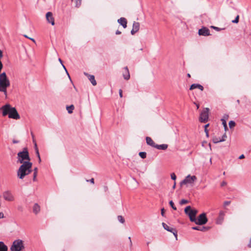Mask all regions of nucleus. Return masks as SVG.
Instances as JSON below:
<instances>
[{
  "mask_svg": "<svg viewBox=\"0 0 251 251\" xmlns=\"http://www.w3.org/2000/svg\"><path fill=\"white\" fill-rule=\"evenodd\" d=\"M10 85V81L6 73L3 72L0 74V91L3 92L5 96H7V88Z\"/></svg>",
  "mask_w": 251,
  "mask_h": 251,
  "instance_id": "obj_3",
  "label": "nucleus"
},
{
  "mask_svg": "<svg viewBox=\"0 0 251 251\" xmlns=\"http://www.w3.org/2000/svg\"><path fill=\"white\" fill-rule=\"evenodd\" d=\"M239 16L237 15L236 16V18L234 20L232 21V22L233 23L237 24V23H238L239 22Z\"/></svg>",
  "mask_w": 251,
  "mask_h": 251,
  "instance_id": "obj_35",
  "label": "nucleus"
},
{
  "mask_svg": "<svg viewBox=\"0 0 251 251\" xmlns=\"http://www.w3.org/2000/svg\"><path fill=\"white\" fill-rule=\"evenodd\" d=\"M116 34L117 35L121 34V32L118 30L116 31Z\"/></svg>",
  "mask_w": 251,
  "mask_h": 251,
  "instance_id": "obj_46",
  "label": "nucleus"
},
{
  "mask_svg": "<svg viewBox=\"0 0 251 251\" xmlns=\"http://www.w3.org/2000/svg\"><path fill=\"white\" fill-rule=\"evenodd\" d=\"M89 79L93 84V85L95 86L97 85V82L95 79V76L93 75H89Z\"/></svg>",
  "mask_w": 251,
  "mask_h": 251,
  "instance_id": "obj_24",
  "label": "nucleus"
},
{
  "mask_svg": "<svg viewBox=\"0 0 251 251\" xmlns=\"http://www.w3.org/2000/svg\"><path fill=\"white\" fill-rule=\"evenodd\" d=\"M187 75V76H188V77H191V75H190V74H188Z\"/></svg>",
  "mask_w": 251,
  "mask_h": 251,
  "instance_id": "obj_51",
  "label": "nucleus"
},
{
  "mask_svg": "<svg viewBox=\"0 0 251 251\" xmlns=\"http://www.w3.org/2000/svg\"><path fill=\"white\" fill-rule=\"evenodd\" d=\"M40 210V206L37 204V203H35L34 206H33V212L35 213V214H37Z\"/></svg>",
  "mask_w": 251,
  "mask_h": 251,
  "instance_id": "obj_23",
  "label": "nucleus"
},
{
  "mask_svg": "<svg viewBox=\"0 0 251 251\" xmlns=\"http://www.w3.org/2000/svg\"><path fill=\"white\" fill-rule=\"evenodd\" d=\"M124 69L126 71V73L123 75L124 78L126 80H128L130 78V75L127 67H125Z\"/></svg>",
  "mask_w": 251,
  "mask_h": 251,
  "instance_id": "obj_19",
  "label": "nucleus"
},
{
  "mask_svg": "<svg viewBox=\"0 0 251 251\" xmlns=\"http://www.w3.org/2000/svg\"><path fill=\"white\" fill-rule=\"evenodd\" d=\"M118 221H119L120 223H122V224L124 223H125V219H124V217H123V216H118Z\"/></svg>",
  "mask_w": 251,
  "mask_h": 251,
  "instance_id": "obj_30",
  "label": "nucleus"
},
{
  "mask_svg": "<svg viewBox=\"0 0 251 251\" xmlns=\"http://www.w3.org/2000/svg\"><path fill=\"white\" fill-rule=\"evenodd\" d=\"M59 61L62 64V61L61 60V59L59 58Z\"/></svg>",
  "mask_w": 251,
  "mask_h": 251,
  "instance_id": "obj_50",
  "label": "nucleus"
},
{
  "mask_svg": "<svg viewBox=\"0 0 251 251\" xmlns=\"http://www.w3.org/2000/svg\"><path fill=\"white\" fill-rule=\"evenodd\" d=\"M62 65H63V68L65 69L66 71L67 72V70H66V68H65V66H64L63 64H62Z\"/></svg>",
  "mask_w": 251,
  "mask_h": 251,
  "instance_id": "obj_55",
  "label": "nucleus"
},
{
  "mask_svg": "<svg viewBox=\"0 0 251 251\" xmlns=\"http://www.w3.org/2000/svg\"><path fill=\"white\" fill-rule=\"evenodd\" d=\"M209 108H205L201 112L200 117V121L201 123H206L208 119Z\"/></svg>",
  "mask_w": 251,
  "mask_h": 251,
  "instance_id": "obj_8",
  "label": "nucleus"
},
{
  "mask_svg": "<svg viewBox=\"0 0 251 251\" xmlns=\"http://www.w3.org/2000/svg\"><path fill=\"white\" fill-rule=\"evenodd\" d=\"M140 29V24L138 22H134L132 25V29L131 31V34L134 35Z\"/></svg>",
  "mask_w": 251,
  "mask_h": 251,
  "instance_id": "obj_14",
  "label": "nucleus"
},
{
  "mask_svg": "<svg viewBox=\"0 0 251 251\" xmlns=\"http://www.w3.org/2000/svg\"><path fill=\"white\" fill-rule=\"evenodd\" d=\"M196 88L200 89L201 91H203V89H204L203 87L201 85L199 84L194 83L191 85V86L190 87V90H193V89H195Z\"/></svg>",
  "mask_w": 251,
  "mask_h": 251,
  "instance_id": "obj_18",
  "label": "nucleus"
},
{
  "mask_svg": "<svg viewBox=\"0 0 251 251\" xmlns=\"http://www.w3.org/2000/svg\"><path fill=\"white\" fill-rule=\"evenodd\" d=\"M46 17L48 22L50 24L52 25H54L55 23L52 13L51 12H48L47 13Z\"/></svg>",
  "mask_w": 251,
  "mask_h": 251,
  "instance_id": "obj_11",
  "label": "nucleus"
},
{
  "mask_svg": "<svg viewBox=\"0 0 251 251\" xmlns=\"http://www.w3.org/2000/svg\"><path fill=\"white\" fill-rule=\"evenodd\" d=\"M196 224L199 225H203L207 222V218L205 213L200 214L197 219L196 218L195 221H194Z\"/></svg>",
  "mask_w": 251,
  "mask_h": 251,
  "instance_id": "obj_7",
  "label": "nucleus"
},
{
  "mask_svg": "<svg viewBox=\"0 0 251 251\" xmlns=\"http://www.w3.org/2000/svg\"><path fill=\"white\" fill-rule=\"evenodd\" d=\"M162 226L165 229L173 233L177 239V230L175 228L170 227L167 224L164 223H162Z\"/></svg>",
  "mask_w": 251,
  "mask_h": 251,
  "instance_id": "obj_13",
  "label": "nucleus"
},
{
  "mask_svg": "<svg viewBox=\"0 0 251 251\" xmlns=\"http://www.w3.org/2000/svg\"><path fill=\"white\" fill-rule=\"evenodd\" d=\"M3 57L2 51L0 50V59Z\"/></svg>",
  "mask_w": 251,
  "mask_h": 251,
  "instance_id": "obj_44",
  "label": "nucleus"
},
{
  "mask_svg": "<svg viewBox=\"0 0 251 251\" xmlns=\"http://www.w3.org/2000/svg\"><path fill=\"white\" fill-rule=\"evenodd\" d=\"M245 157V156L244 154H242L239 157V159H243Z\"/></svg>",
  "mask_w": 251,
  "mask_h": 251,
  "instance_id": "obj_45",
  "label": "nucleus"
},
{
  "mask_svg": "<svg viewBox=\"0 0 251 251\" xmlns=\"http://www.w3.org/2000/svg\"><path fill=\"white\" fill-rule=\"evenodd\" d=\"M128 238H129V239L130 240H131V238H130V237H129Z\"/></svg>",
  "mask_w": 251,
  "mask_h": 251,
  "instance_id": "obj_57",
  "label": "nucleus"
},
{
  "mask_svg": "<svg viewBox=\"0 0 251 251\" xmlns=\"http://www.w3.org/2000/svg\"><path fill=\"white\" fill-rule=\"evenodd\" d=\"M168 148V145L167 144H162V145H156L155 146L156 149L158 150H165Z\"/></svg>",
  "mask_w": 251,
  "mask_h": 251,
  "instance_id": "obj_20",
  "label": "nucleus"
},
{
  "mask_svg": "<svg viewBox=\"0 0 251 251\" xmlns=\"http://www.w3.org/2000/svg\"><path fill=\"white\" fill-rule=\"evenodd\" d=\"M224 213L223 212L221 211L220 213L219 219L217 221V224H221L223 219H224Z\"/></svg>",
  "mask_w": 251,
  "mask_h": 251,
  "instance_id": "obj_21",
  "label": "nucleus"
},
{
  "mask_svg": "<svg viewBox=\"0 0 251 251\" xmlns=\"http://www.w3.org/2000/svg\"><path fill=\"white\" fill-rule=\"evenodd\" d=\"M80 0H77V1H79V2H80Z\"/></svg>",
  "mask_w": 251,
  "mask_h": 251,
  "instance_id": "obj_58",
  "label": "nucleus"
},
{
  "mask_svg": "<svg viewBox=\"0 0 251 251\" xmlns=\"http://www.w3.org/2000/svg\"><path fill=\"white\" fill-rule=\"evenodd\" d=\"M169 204L174 210H176V207L175 206L174 203L172 201H171L169 202Z\"/></svg>",
  "mask_w": 251,
  "mask_h": 251,
  "instance_id": "obj_34",
  "label": "nucleus"
},
{
  "mask_svg": "<svg viewBox=\"0 0 251 251\" xmlns=\"http://www.w3.org/2000/svg\"><path fill=\"white\" fill-rule=\"evenodd\" d=\"M24 249V242L20 239L14 241L10 247L11 251H22Z\"/></svg>",
  "mask_w": 251,
  "mask_h": 251,
  "instance_id": "obj_4",
  "label": "nucleus"
},
{
  "mask_svg": "<svg viewBox=\"0 0 251 251\" xmlns=\"http://www.w3.org/2000/svg\"><path fill=\"white\" fill-rule=\"evenodd\" d=\"M208 126H209V124H207V125H205V126H204L205 131L206 132L207 135H208V131H207L206 128Z\"/></svg>",
  "mask_w": 251,
  "mask_h": 251,
  "instance_id": "obj_38",
  "label": "nucleus"
},
{
  "mask_svg": "<svg viewBox=\"0 0 251 251\" xmlns=\"http://www.w3.org/2000/svg\"><path fill=\"white\" fill-rule=\"evenodd\" d=\"M176 182H174V184L173 187L174 189H175V187H176Z\"/></svg>",
  "mask_w": 251,
  "mask_h": 251,
  "instance_id": "obj_49",
  "label": "nucleus"
},
{
  "mask_svg": "<svg viewBox=\"0 0 251 251\" xmlns=\"http://www.w3.org/2000/svg\"><path fill=\"white\" fill-rule=\"evenodd\" d=\"M29 39L32 41L34 43H35V41L34 39L30 38Z\"/></svg>",
  "mask_w": 251,
  "mask_h": 251,
  "instance_id": "obj_48",
  "label": "nucleus"
},
{
  "mask_svg": "<svg viewBox=\"0 0 251 251\" xmlns=\"http://www.w3.org/2000/svg\"><path fill=\"white\" fill-rule=\"evenodd\" d=\"M192 228L194 230H200V231H203L206 229V227H205L204 226H203V227L193 226L192 227Z\"/></svg>",
  "mask_w": 251,
  "mask_h": 251,
  "instance_id": "obj_25",
  "label": "nucleus"
},
{
  "mask_svg": "<svg viewBox=\"0 0 251 251\" xmlns=\"http://www.w3.org/2000/svg\"><path fill=\"white\" fill-rule=\"evenodd\" d=\"M171 178L174 180H175L176 179V176L175 175V173H172L171 175Z\"/></svg>",
  "mask_w": 251,
  "mask_h": 251,
  "instance_id": "obj_36",
  "label": "nucleus"
},
{
  "mask_svg": "<svg viewBox=\"0 0 251 251\" xmlns=\"http://www.w3.org/2000/svg\"><path fill=\"white\" fill-rule=\"evenodd\" d=\"M31 135H32V138H33V140H34V135H33L32 133H31Z\"/></svg>",
  "mask_w": 251,
  "mask_h": 251,
  "instance_id": "obj_53",
  "label": "nucleus"
},
{
  "mask_svg": "<svg viewBox=\"0 0 251 251\" xmlns=\"http://www.w3.org/2000/svg\"><path fill=\"white\" fill-rule=\"evenodd\" d=\"M20 167L17 172L18 177L20 179H23L25 176L29 174L32 170V163L30 161H25Z\"/></svg>",
  "mask_w": 251,
  "mask_h": 251,
  "instance_id": "obj_2",
  "label": "nucleus"
},
{
  "mask_svg": "<svg viewBox=\"0 0 251 251\" xmlns=\"http://www.w3.org/2000/svg\"><path fill=\"white\" fill-rule=\"evenodd\" d=\"M3 197L5 201H12L14 200L13 194L10 191H5L3 193Z\"/></svg>",
  "mask_w": 251,
  "mask_h": 251,
  "instance_id": "obj_10",
  "label": "nucleus"
},
{
  "mask_svg": "<svg viewBox=\"0 0 251 251\" xmlns=\"http://www.w3.org/2000/svg\"><path fill=\"white\" fill-rule=\"evenodd\" d=\"M235 126V123L233 121H230L229 122V126L230 128L234 127Z\"/></svg>",
  "mask_w": 251,
  "mask_h": 251,
  "instance_id": "obj_32",
  "label": "nucleus"
},
{
  "mask_svg": "<svg viewBox=\"0 0 251 251\" xmlns=\"http://www.w3.org/2000/svg\"><path fill=\"white\" fill-rule=\"evenodd\" d=\"M34 173H33V180L34 181H35L36 180V177H37V174H38V169L37 168H35L34 169Z\"/></svg>",
  "mask_w": 251,
  "mask_h": 251,
  "instance_id": "obj_26",
  "label": "nucleus"
},
{
  "mask_svg": "<svg viewBox=\"0 0 251 251\" xmlns=\"http://www.w3.org/2000/svg\"><path fill=\"white\" fill-rule=\"evenodd\" d=\"M35 146L36 153L37 157H38V158L39 159V162H40L41 161V158H40V156L39 151H38V148L37 147V145H36V143H35Z\"/></svg>",
  "mask_w": 251,
  "mask_h": 251,
  "instance_id": "obj_28",
  "label": "nucleus"
},
{
  "mask_svg": "<svg viewBox=\"0 0 251 251\" xmlns=\"http://www.w3.org/2000/svg\"><path fill=\"white\" fill-rule=\"evenodd\" d=\"M147 144L152 147L155 148L156 144L152 140V139L150 137H147L146 138Z\"/></svg>",
  "mask_w": 251,
  "mask_h": 251,
  "instance_id": "obj_17",
  "label": "nucleus"
},
{
  "mask_svg": "<svg viewBox=\"0 0 251 251\" xmlns=\"http://www.w3.org/2000/svg\"><path fill=\"white\" fill-rule=\"evenodd\" d=\"M118 22L125 28L127 26V20L125 18L122 17L118 20Z\"/></svg>",
  "mask_w": 251,
  "mask_h": 251,
  "instance_id": "obj_16",
  "label": "nucleus"
},
{
  "mask_svg": "<svg viewBox=\"0 0 251 251\" xmlns=\"http://www.w3.org/2000/svg\"><path fill=\"white\" fill-rule=\"evenodd\" d=\"M188 202H189L188 201L185 200V199H182L180 201L179 203L181 205H183V204L188 203Z\"/></svg>",
  "mask_w": 251,
  "mask_h": 251,
  "instance_id": "obj_33",
  "label": "nucleus"
},
{
  "mask_svg": "<svg viewBox=\"0 0 251 251\" xmlns=\"http://www.w3.org/2000/svg\"><path fill=\"white\" fill-rule=\"evenodd\" d=\"M226 138V133H225L223 135L222 138H218L217 137H214L213 138V142L214 143H219V142H221L225 141Z\"/></svg>",
  "mask_w": 251,
  "mask_h": 251,
  "instance_id": "obj_15",
  "label": "nucleus"
},
{
  "mask_svg": "<svg viewBox=\"0 0 251 251\" xmlns=\"http://www.w3.org/2000/svg\"><path fill=\"white\" fill-rule=\"evenodd\" d=\"M18 161L20 163H24L25 161H30V158L27 150L25 149L23 151L18 153Z\"/></svg>",
  "mask_w": 251,
  "mask_h": 251,
  "instance_id": "obj_6",
  "label": "nucleus"
},
{
  "mask_svg": "<svg viewBox=\"0 0 251 251\" xmlns=\"http://www.w3.org/2000/svg\"><path fill=\"white\" fill-rule=\"evenodd\" d=\"M197 109H198L199 108V104H197Z\"/></svg>",
  "mask_w": 251,
  "mask_h": 251,
  "instance_id": "obj_54",
  "label": "nucleus"
},
{
  "mask_svg": "<svg viewBox=\"0 0 251 251\" xmlns=\"http://www.w3.org/2000/svg\"><path fill=\"white\" fill-rule=\"evenodd\" d=\"M197 180V177L195 176L188 175L184 180L180 182V185H185L187 184L193 183Z\"/></svg>",
  "mask_w": 251,
  "mask_h": 251,
  "instance_id": "obj_9",
  "label": "nucleus"
},
{
  "mask_svg": "<svg viewBox=\"0 0 251 251\" xmlns=\"http://www.w3.org/2000/svg\"><path fill=\"white\" fill-rule=\"evenodd\" d=\"M198 33L200 35L204 36H209L210 35L209 29L206 27H203L201 29H200L199 30Z\"/></svg>",
  "mask_w": 251,
  "mask_h": 251,
  "instance_id": "obj_12",
  "label": "nucleus"
},
{
  "mask_svg": "<svg viewBox=\"0 0 251 251\" xmlns=\"http://www.w3.org/2000/svg\"><path fill=\"white\" fill-rule=\"evenodd\" d=\"M229 203H230V201H225V202H224V205H225V206H226V205H228V204H229Z\"/></svg>",
  "mask_w": 251,
  "mask_h": 251,
  "instance_id": "obj_42",
  "label": "nucleus"
},
{
  "mask_svg": "<svg viewBox=\"0 0 251 251\" xmlns=\"http://www.w3.org/2000/svg\"><path fill=\"white\" fill-rule=\"evenodd\" d=\"M226 185V181H223V182L221 183V186H222V187L224 186H225V185Z\"/></svg>",
  "mask_w": 251,
  "mask_h": 251,
  "instance_id": "obj_41",
  "label": "nucleus"
},
{
  "mask_svg": "<svg viewBox=\"0 0 251 251\" xmlns=\"http://www.w3.org/2000/svg\"><path fill=\"white\" fill-rule=\"evenodd\" d=\"M211 27L213 28V29H215L217 31H220V29L219 27H216V26H211Z\"/></svg>",
  "mask_w": 251,
  "mask_h": 251,
  "instance_id": "obj_37",
  "label": "nucleus"
},
{
  "mask_svg": "<svg viewBox=\"0 0 251 251\" xmlns=\"http://www.w3.org/2000/svg\"><path fill=\"white\" fill-rule=\"evenodd\" d=\"M221 121L222 122V124L224 126V128L225 130H227L228 129L227 126L226 125V119H222Z\"/></svg>",
  "mask_w": 251,
  "mask_h": 251,
  "instance_id": "obj_29",
  "label": "nucleus"
},
{
  "mask_svg": "<svg viewBox=\"0 0 251 251\" xmlns=\"http://www.w3.org/2000/svg\"><path fill=\"white\" fill-rule=\"evenodd\" d=\"M0 110L2 111V116H5L8 115L9 118L18 120L20 118V116L18 114L16 109L12 107L9 104H5L0 108Z\"/></svg>",
  "mask_w": 251,
  "mask_h": 251,
  "instance_id": "obj_1",
  "label": "nucleus"
},
{
  "mask_svg": "<svg viewBox=\"0 0 251 251\" xmlns=\"http://www.w3.org/2000/svg\"><path fill=\"white\" fill-rule=\"evenodd\" d=\"M8 248L2 242H0V251H7Z\"/></svg>",
  "mask_w": 251,
  "mask_h": 251,
  "instance_id": "obj_22",
  "label": "nucleus"
},
{
  "mask_svg": "<svg viewBox=\"0 0 251 251\" xmlns=\"http://www.w3.org/2000/svg\"><path fill=\"white\" fill-rule=\"evenodd\" d=\"M13 142H14V143H17L16 141H14Z\"/></svg>",
  "mask_w": 251,
  "mask_h": 251,
  "instance_id": "obj_56",
  "label": "nucleus"
},
{
  "mask_svg": "<svg viewBox=\"0 0 251 251\" xmlns=\"http://www.w3.org/2000/svg\"><path fill=\"white\" fill-rule=\"evenodd\" d=\"M74 109V106L73 105H71L70 106H67V110L69 113L71 114L73 112V110Z\"/></svg>",
  "mask_w": 251,
  "mask_h": 251,
  "instance_id": "obj_27",
  "label": "nucleus"
},
{
  "mask_svg": "<svg viewBox=\"0 0 251 251\" xmlns=\"http://www.w3.org/2000/svg\"><path fill=\"white\" fill-rule=\"evenodd\" d=\"M119 95L121 98L123 97V91L121 89L119 90Z\"/></svg>",
  "mask_w": 251,
  "mask_h": 251,
  "instance_id": "obj_39",
  "label": "nucleus"
},
{
  "mask_svg": "<svg viewBox=\"0 0 251 251\" xmlns=\"http://www.w3.org/2000/svg\"><path fill=\"white\" fill-rule=\"evenodd\" d=\"M161 215L162 216H164V208H162L161 209Z\"/></svg>",
  "mask_w": 251,
  "mask_h": 251,
  "instance_id": "obj_43",
  "label": "nucleus"
},
{
  "mask_svg": "<svg viewBox=\"0 0 251 251\" xmlns=\"http://www.w3.org/2000/svg\"><path fill=\"white\" fill-rule=\"evenodd\" d=\"M185 213L187 215L190 220L194 222L196 220V216L198 213V210L195 209H192L190 206H187L184 209Z\"/></svg>",
  "mask_w": 251,
  "mask_h": 251,
  "instance_id": "obj_5",
  "label": "nucleus"
},
{
  "mask_svg": "<svg viewBox=\"0 0 251 251\" xmlns=\"http://www.w3.org/2000/svg\"><path fill=\"white\" fill-rule=\"evenodd\" d=\"M90 182L93 184L94 183V179L93 178H91L90 180Z\"/></svg>",
  "mask_w": 251,
  "mask_h": 251,
  "instance_id": "obj_47",
  "label": "nucleus"
},
{
  "mask_svg": "<svg viewBox=\"0 0 251 251\" xmlns=\"http://www.w3.org/2000/svg\"><path fill=\"white\" fill-rule=\"evenodd\" d=\"M139 155L142 158L144 159L146 157L147 153L146 152H140Z\"/></svg>",
  "mask_w": 251,
  "mask_h": 251,
  "instance_id": "obj_31",
  "label": "nucleus"
},
{
  "mask_svg": "<svg viewBox=\"0 0 251 251\" xmlns=\"http://www.w3.org/2000/svg\"><path fill=\"white\" fill-rule=\"evenodd\" d=\"M24 36H25V38H28V39H29V38H29V37H28L27 35H25Z\"/></svg>",
  "mask_w": 251,
  "mask_h": 251,
  "instance_id": "obj_52",
  "label": "nucleus"
},
{
  "mask_svg": "<svg viewBox=\"0 0 251 251\" xmlns=\"http://www.w3.org/2000/svg\"><path fill=\"white\" fill-rule=\"evenodd\" d=\"M228 118V115H226V114H225L223 116V119H226V120H227Z\"/></svg>",
  "mask_w": 251,
  "mask_h": 251,
  "instance_id": "obj_40",
  "label": "nucleus"
}]
</instances>
